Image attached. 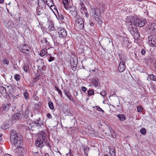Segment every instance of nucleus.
Returning <instances> with one entry per match:
<instances>
[{"label":"nucleus","instance_id":"obj_1","mask_svg":"<svg viewBox=\"0 0 156 156\" xmlns=\"http://www.w3.org/2000/svg\"><path fill=\"white\" fill-rule=\"evenodd\" d=\"M35 145L39 147H42L44 145L49 148L51 147L50 141L48 140L47 135L44 131H41L40 132L38 138L36 140Z\"/></svg>","mask_w":156,"mask_h":156},{"label":"nucleus","instance_id":"obj_2","mask_svg":"<svg viewBox=\"0 0 156 156\" xmlns=\"http://www.w3.org/2000/svg\"><path fill=\"white\" fill-rule=\"evenodd\" d=\"M126 22L128 26L133 25L136 27H141L144 26L147 23V21L145 19L134 18H127L126 19Z\"/></svg>","mask_w":156,"mask_h":156},{"label":"nucleus","instance_id":"obj_3","mask_svg":"<svg viewBox=\"0 0 156 156\" xmlns=\"http://www.w3.org/2000/svg\"><path fill=\"white\" fill-rule=\"evenodd\" d=\"M104 7H97L96 8L92 9V12L94 16V19L97 21H101V12H104Z\"/></svg>","mask_w":156,"mask_h":156},{"label":"nucleus","instance_id":"obj_4","mask_svg":"<svg viewBox=\"0 0 156 156\" xmlns=\"http://www.w3.org/2000/svg\"><path fill=\"white\" fill-rule=\"evenodd\" d=\"M75 20L76 25L77 28L79 30L83 29L84 26L83 19L80 16H78L75 17Z\"/></svg>","mask_w":156,"mask_h":156},{"label":"nucleus","instance_id":"obj_5","mask_svg":"<svg viewBox=\"0 0 156 156\" xmlns=\"http://www.w3.org/2000/svg\"><path fill=\"white\" fill-rule=\"evenodd\" d=\"M120 62L118 68V69L119 72H122L124 71L126 69L125 62L126 60V57L124 56L122 57H119Z\"/></svg>","mask_w":156,"mask_h":156},{"label":"nucleus","instance_id":"obj_6","mask_svg":"<svg viewBox=\"0 0 156 156\" xmlns=\"http://www.w3.org/2000/svg\"><path fill=\"white\" fill-rule=\"evenodd\" d=\"M132 25L129 26V30L130 31L131 34L133 36L134 38L137 39L140 37V34L138 30L135 27H133Z\"/></svg>","mask_w":156,"mask_h":156},{"label":"nucleus","instance_id":"obj_7","mask_svg":"<svg viewBox=\"0 0 156 156\" xmlns=\"http://www.w3.org/2000/svg\"><path fill=\"white\" fill-rule=\"evenodd\" d=\"M20 51L23 52L25 53L27 55H28L29 53L30 48L28 45L26 44L21 45L20 46Z\"/></svg>","mask_w":156,"mask_h":156},{"label":"nucleus","instance_id":"obj_8","mask_svg":"<svg viewBox=\"0 0 156 156\" xmlns=\"http://www.w3.org/2000/svg\"><path fill=\"white\" fill-rule=\"evenodd\" d=\"M58 32L59 34V37L64 38L67 35L66 31L64 29L60 28L58 30Z\"/></svg>","mask_w":156,"mask_h":156},{"label":"nucleus","instance_id":"obj_9","mask_svg":"<svg viewBox=\"0 0 156 156\" xmlns=\"http://www.w3.org/2000/svg\"><path fill=\"white\" fill-rule=\"evenodd\" d=\"M148 42L151 47L154 46L156 44V39L154 36H151L148 38Z\"/></svg>","mask_w":156,"mask_h":156},{"label":"nucleus","instance_id":"obj_10","mask_svg":"<svg viewBox=\"0 0 156 156\" xmlns=\"http://www.w3.org/2000/svg\"><path fill=\"white\" fill-rule=\"evenodd\" d=\"M18 137V135L16 131L12 130L10 132V141L11 142L13 143L14 140L13 137Z\"/></svg>","mask_w":156,"mask_h":156},{"label":"nucleus","instance_id":"obj_11","mask_svg":"<svg viewBox=\"0 0 156 156\" xmlns=\"http://www.w3.org/2000/svg\"><path fill=\"white\" fill-rule=\"evenodd\" d=\"M13 140H14L13 141L14 142L13 143L12 142H11L12 144L14 145L16 144H18V145H21L22 141L20 139H19V137H13Z\"/></svg>","mask_w":156,"mask_h":156},{"label":"nucleus","instance_id":"obj_12","mask_svg":"<svg viewBox=\"0 0 156 156\" xmlns=\"http://www.w3.org/2000/svg\"><path fill=\"white\" fill-rule=\"evenodd\" d=\"M49 29V33L52 37H54L55 35V34L56 33V31L55 30V28L54 27V25L52 27H51L48 28Z\"/></svg>","mask_w":156,"mask_h":156},{"label":"nucleus","instance_id":"obj_13","mask_svg":"<svg viewBox=\"0 0 156 156\" xmlns=\"http://www.w3.org/2000/svg\"><path fill=\"white\" fill-rule=\"evenodd\" d=\"M77 61L76 60L74 61L72 60L70 61V65L73 70L75 71L76 69L77 65Z\"/></svg>","mask_w":156,"mask_h":156},{"label":"nucleus","instance_id":"obj_14","mask_svg":"<svg viewBox=\"0 0 156 156\" xmlns=\"http://www.w3.org/2000/svg\"><path fill=\"white\" fill-rule=\"evenodd\" d=\"M11 108V107L8 104H3L1 108V109L5 112L8 111Z\"/></svg>","mask_w":156,"mask_h":156},{"label":"nucleus","instance_id":"obj_15","mask_svg":"<svg viewBox=\"0 0 156 156\" xmlns=\"http://www.w3.org/2000/svg\"><path fill=\"white\" fill-rule=\"evenodd\" d=\"M62 1L64 7L65 9H67L70 7L69 5L70 0H62Z\"/></svg>","mask_w":156,"mask_h":156},{"label":"nucleus","instance_id":"obj_16","mask_svg":"<svg viewBox=\"0 0 156 156\" xmlns=\"http://www.w3.org/2000/svg\"><path fill=\"white\" fill-rule=\"evenodd\" d=\"M92 83L95 87L98 86L100 84L99 80L97 78H94L92 80Z\"/></svg>","mask_w":156,"mask_h":156},{"label":"nucleus","instance_id":"obj_17","mask_svg":"<svg viewBox=\"0 0 156 156\" xmlns=\"http://www.w3.org/2000/svg\"><path fill=\"white\" fill-rule=\"evenodd\" d=\"M38 6L42 8L45 7V3L44 0H38Z\"/></svg>","mask_w":156,"mask_h":156},{"label":"nucleus","instance_id":"obj_18","mask_svg":"<svg viewBox=\"0 0 156 156\" xmlns=\"http://www.w3.org/2000/svg\"><path fill=\"white\" fill-rule=\"evenodd\" d=\"M14 24L11 20H9L7 23L6 25V27L8 29H11L13 27Z\"/></svg>","mask_w":156,"mask_h":156},{"label":"nucleus","instance_id":"obj_19","mask_svg":"<svg viewBox=\"0 0 156 156\" xmlns=\"http://www.w3.org/2000/svg\"><path fill=\"white\" fill-rule=\"evenodd\" d=\"M117 117L121 121H124L126 120V119L125 115L124 114H118L117 115Z\"/></svg>","mask_w":156,"mask_h":156},{"label":"nucleus","instance_id":"obj_20","mask_svg":"<svg viewBox=\"0 0 156 156\" xmlns=\"http://www.w3.org/2000/svg\"><path fill=\"white\" fill-rule=\"evenodd\" d=\"M38 123L36 122L30 121L29 124L31 128L36 127L38 125Z\"/></svg>","mask_w":156,"mask_h":156},{"label":"nucleus","instance_id":"obj_21","mask_svg":"<svg viewBox=\"0 0 156 156\" xmlns=\"http://www.w3.org/2000/svg\"><path fill=\"white\" fill-rule=\"evenodd\" d=\"M47 52V50L46 48H44L40 52V55L41 56H44L46 55Z\"/></svg>","mask_w":156,"mask_h":156},{"label":"nucleus","instance_id":"obj_22","mask_svg":"<svg viewBox=\"0 0 156 156\" xmlns=\"http://www.w3.org/2000/svg\"><path fill=\"white\" fill-rule=\"evenodd\" d=\"M16 146H17V147L14 150V152L15 153H16L20 152V151H21V149H23V148L21 147H20V145H18V144H17Z\"/></svg>","mask_w":156,"mask_h":156},{"label":"nucleus","instance_id":"obj_23","mask_svg":"<svg viewBox=\"0 0 156 156\" xmlns=\"http://www.w3.org/2000/svg\"><path fill=\"white\" fill-rule=\"evenodd\" d=\"M150 30H152V32H156V24L153 23L151 24L150 27Z\"/></svg>","mask_w":156,"mask_h":156},{"label":"nucleus","instance_id":"obj_24","mask_svg":"<svg viewBox=\"0 0 156 156\" xmlns=\"http://www.w3.org/2000/svg\"><path fill=\"white\" fill-rule=\"evenodd\" d=\"M45 2L49 7L52 6L54 4L53 0H46Z\"/></svg>","mask_w":156,"mask_h":156},{"label":"nucleus","instance_id":"obj_25","mask_svg":"<svg viewBox=\"0 0 156 156\" xmlns=\"http://www.w3.org/2000/svg\"><path fill=\"white\" fill-rule=\"evenodd\" d=\"M148 77L149 78L150 80L154 81H156V76L154 75L153 74H151L150 75H149L148 76Z\"/></svg>","mask_w":156,"mask_h":156},{"label":"nucleus","instance_id":"obj_26","mask_svg":"<svg viewBox=\"0 0 156 156\" xmlns=\"http://www.w3.org/2000/svg\"><path fill=\"white\" fill-rule=\"evenodd\" d=\"M9 125L5 123H4L1 126V128L3 130H5L8 128Z\"/></svg>","mask_w":156,"mask_h":156},{"label":"nucleus","instance_id":"obj_27","mask_svg":"<svg viewBox=\"0 0 156 156\" xmlns=\"http://www.w3.org/2000/svg\"><path fill=\"white\" fill-rule=\"evenodd\" d=\"M23 69L25 72H27L29 69V65L27 64H24L23 67Z\"/></svg>","mask_w":156,"mask_h":156},{"label":"nucleus","instance_id":"obj_28","mask_svg":"<svg viewBox=\"0 0 156 156\" xmlns=\"http://www.w3.org/2000/svg\"><path fill=\"white\" fill-rule=\"evenodd\" d=\"M48 105L49 108L51 110L54 109V106L53 103L51 101H49L48 103Z\"/></svg>","mask_w":156,"mask_h":156},{"label":"nucleus","instance_id":"obj_29","mask_svg":"<svg viewBox=\"0 0 156 156\" xmlns=\"http://www.w3.org/2000/svg\"><path fill=\"white\" fill-rule=\"evenodd\" d=\"M70 14L72 15L73 16H74L75 17L77 16V12L75 9H74V11H70Z\"/></svg>","mask_w":156,"mask_h":156},{"label":"nucleus","instance_id":"obj_30","mask_svg":"<svg viewBox=\"0 0 156 156\" xmlns=\"http://www.w3.org/2000/svg\"><path fill=\"white\" fill-rule=\"evenodd\" d=\"M57 13L58 15V17L59 19L62 22H63L65 21L63 16L61 14H60V15H59L58 12Z\"/></svg>","mask_w":156,"mask_h":156},{"label":"nucleus","instance_id":"obj_31","mask_svg":"<svg viewBox=\"0 0 156 156\" xmlns=\"http://www.w3.org/2000/svg\"><path fill=\"white\" fill-rule=\"evenodd\" d=\"M48 28L50 27H52L54 26V24L52 22L51 20H48Z\"/></svg>","mask_w":156,"mask_h":156},{"label":"nucleus","instance_id":"obj_32","mask_svg":"<svg viewBox=\"0 0 156 156\" xmlns=\"http://www.w3.org/2000/svg\"><path fill=\"white\" fill-rule=\"evenodd\" d=\"M24 96L25 98L27 100L29 99V94L27 92H25L24 93Z\"/></svg>","mask_w":156,"mask_h":156},{"label":"nucleus","instance_id":"obj_33","mask_svg":"<svg viewBox=\"0 0 156 156\" xmlns=\"http://www.w3.org/2000/svg\"><path fill=\"white\" fill-rule=\"evenodd\" d=\"M140 132L143 134H145L146 133V131L145 128H143L140 129Z\"/></svg>","mask_w":156,"mask_h":156},{"label":"nucleus","instance_id":"obj_34","mask_svg":"<svg viewBox=\"0 0 156 156\" xmlns=\"http://www.w3.org/2000/svg\"><path fill=\"white\" fill-rule=\"evenodd\" d=\"M55 88L56 89V90L58 91V94L60 95L61 97H62V92L61 90L58 89L57 87H55Z\"/></svg>","mask_w":156,"mask_h":156},{"label":"nucleus","instance_id":"obj_35","mask_svg":"<svg viewBox=\"0 0 156 156\" xmlns=\"http://www.w3.org/2000/svg\"><path fill=\"white\" fill-rule=\"evenodd\" d=\"M50 9L52 10H53V9H54L55 10H56L57 12L58 13V11H57V10L56 8V7L54 5V4H53V5H52V6H50L49 7Z\"/></svg>","mask_w":156,"mask_h":156},{"label":"nucleus","instance_id":"obj_36","mask_svg":"<svg viewBox=\"0 0 156 156\" xmlns=\"http://www.w3.org/2000/svg\"><path fill=\"white\" fill-rule=\"evenodd\" d=\"M15 79L17 81L19 80L20 79V76L19 74H16L15 76Z\"/></svg>","mask_w":156,"mask_h":156},{"label":"nucleus","instance_id":"obj_37","mask_svg":"<svg viewBox=\"0 0 156 156\" xmlns=\"http://www.w3.org/2000/svg\"><path fill=\"white\" fill-rule=\"evenodd\" d=\"M94 91L92 90H89L88 91V94L89 95H92L94 94Z\"/></svg>","mask_w":156,"mask_h":156},{"label":"nucleus","instance_id":"obj_38","mask_svg":"<svg viewBox=\"0 0 156 156\" xmlns=\"http://www.w3.org/2000/svg\"><path fill=\"white\" fill-rule=\"evenodd\" d=\"M43 125L42 123H38V125H37L36 128L39 129H40L42 127V126H43Z\"/></svg>","mask_w":156,"mask_h":156},{"label":"nucleus","instance_id":"obj_39","mask_svg":"<svg viewBox=\"0 0 156 156\" xmlns=\"http://www.w3.org/2000/svg\"><path fill=\"white\" fill-rule=\"evenodd\" d=\"M67 97L70 100L72 101H73V98L70 94L69 95H67Z\"/></svg>","mask_w":156,"mask_h":156},{"label":"nucleus","instance_id":"obj_40","mask_svg":"<svg viewBox=\"0 0 156 156\" xmlns=\"http://www.w3.org/2000/svg\"><path fill=\"white\" fill-rule=\"evenodd\" d=\"M100 94L104 97L106 95V93L105 90H102L100 93Z\"/></svg>","mask_w":156,"mask_h":156},{"label":"nucleus","instance_id":"obj_41","mask_svg":"<svg viewBox=\"0 0 156 156\" xmlns=\"http://www.w3.org/2000/svg\"><path fill=\"white\" fill-rule=\"evenodd\" d=\"M143 108L141 106H139L137 108V111L138 112H141L142 111Z\"/></svg>","mask_w":156,"mask_h":156},{"label":"nucleus","instance_id":"obj_42","mask_svg":"<svg viewBox=\"0 0 156 156\" xmlns=\"http://www.w3.org/2000/svg\"><path fill=\"white\" fill-rule=\"evenodd\" d=\"M64 93L65 94L66 96H67V95H68L70 94L69 91H67L66 90H64Z\"/></svg>","mask_w":156,"mask_h":156},{"label":"nucleus","instance_id":"obj_43","mask_svg":"<svg viewBox=\"0 0 156 156\" xmlns=\"http://www.w3.org/2000/svg\"><path fill=\"white\" fill-rule=\"evenodd\" d=\"M55 60V58L52 56H50L49 58L48 59V61L49 62H51L54 61Z\"/></svg>","mask_w":156,"mask_h":156},{"label":"nucleus","instance_id":"obj_44","mask_svg":"<svg viewBox=\"0 0 156 156\" xmlns=\"http://www.w3.org/2000/svg\"><path fill=\"white\" fill-rule=\"evenodd\" d=\"M43 41L45 43V44H46L47 45H48L49 44V43L47 40L46 38H43Z\"/></svg>","mask_w":156,"mask_h":156},{"label":"nucleus","instance_id":"obj_45","mask_svg":"<svg viewBox=\"0 0 156 156\" xmlns=\"http://www.w3.org/2000/svg\"><path fill=\"white\" fill-rule=\"evenodd\" d=\"M3 62L4 63L8 64L9 63V61L6 59H4L3 61Z\"/></svg>","mask_w":156,"mask_h":156},{"label":"nucleus","instance_id":"obj_46","mask_svg":"<svg viewBox=\"0 0 156 156\" xmlns=\"http://www.w3.org/2000/svg\"><path fill=\"white\" fill-rule=\"evenodd\" d=\"M81 90L84 92H86L87 90V88L84 87H81Z\"/></svg>","mask_w":156,"mask_h":156},{"label":"nucleus","instance_id":"obj_47","mask_svg":"<svg viewBox=\"0 0 156 156\" xmlns=\"http://www.w3.org/2000/svg\"><path fill=\"white\" fill-rule=\"evenodd\" d=\"M97 110L99 111L102 112V113H104V112L103 110L100 107H98L97 108Z\"/></svg>","mask_w":156,"mask_h":156},{"label":"nucleus","instance_id":"obj_48","mask_svg":"<svg viewBox=\"0 0 156 156\" xmlns=\"http://www.w3.org/2000/svg\"><path fill=\"white\" fill-rule=\"evenodd\" d=\"M141 53L143 55H144L146 53L145 50L144 49L142 50L141 51Z\"/></svg>","mask_w":156,"mask_h":156},{"label":"nucleus","instance_id":"obj_49","mask_svg":"<svg viewBox=\"0 0 156 156\" xmlns=\"http://www.w3.org/2000/svg\"><path fill=\"white\" fill-rule=\"evenodd\" d=\"M81 6V9L83 10L84 11H85L84 10L86 9V7H84V5L83 4H82Z\"/></svg>","mask_w":156,"mask_h":156},{"label":"nucleus","instance_id":"obj_50","mask_svg":"<svg viewBox=\"0 0 156 156\" xmlns=\"http://www.w3.org/2000/svg\"><path fill=\"white\" fill-rule=\"evenodd\" d=\"M47 116L49 118H51L52 116L51 114L50 113H48L47 114Z\"/></svg>","mask_w":156,"mask_h":156},{"label":"nucleus","instance_id":"obj_51","mask_svg":"<svg viewBox=\"0 0 156 156\" xmlns=\"http://www.w3.org/2000/svg\"><path fill=\"white\" fill-rule=\"evenodd\" d=\"M68 154H69V156H73L72 152L71 151L70 149L69 150V152Z\"/></svg>","mask_w":156,"mask_h":156},{"label":"nucleus","instance_id":"obj_52","mask_svg":"<svg viewBox=\"0 0 156 156\" xmlns=\"http://www.w3.org/2000/svg\"><path fill=\"white\" fill-rule=\"evenodd\" d=\"M112 136L113 138H116V135H115V133L114 132H113L112 133Z\"/></svg>","mask_w":156,"mask_h":156},{"label":"nucleus","instance_id":"obj_53","mask_svg":"<svg viewBox=\"0 0 156 156\" xmlns=\"http://www.w3.org/2000/svg\"><path fill=\"white\" fill-rule=\"evenodd\" d=\"M38 69H41L42 67H43V66H41V65H38Z\"/></svg>","mask_w":156,"mask_h":156},{"label":"nucleus","instance_id":"obj_54","mask_svg":"<svg viewBox=\"0 0 156 156\" xmlns=\"http://www.w3.org/2000/svg\"><path fill=\"white\" fill-rule=\"evenodd\" d=\"M2 134H0V141H1L2 139Z\"/></svg>","mask_w":156,"mask_h":156},{"label":"nucleus","instance_id":"obj_55","mask_svg":"<svg viewBox=\"0 0 156 156\" xmlns=\"http://www.w3.org/2000/svg\"><path fill=\"white\" fill-rule=\"evenodd\" d=\"M112 152L113 153L112 154H113L114 155H115V150H114H114L112 149Z\"/></svg>","mask_w":156,"mask_h":156},{"label":"nucleus","instance_id":"obj_56","mask_svg":"<svg viewBox=\"0 0 156 156\" xmlns=\"http://www.w3.org/2000/svg\"><path fill=\"white\" fill-rule=\"evenodd\" d=\"M4 2V0H0V3L2 4Z\"/></svg>","mask_w":156,"mask_h":156},{"label":"nucleus","instance_id":"obj_57","mask_svg":"<svg viewBox=\"0 0 156 156\" xmlns=\"http://www.w3.org/2000/svg\"><path fill=\"white\" fill-rule=\"evenodd\" d=\"M4 156H12L11 155H10L9 154H5Z\"/></svg>","mask_w":156,"mask_h":156},{"label":"nucleus","instance_id":"obj_58","mask_svg":"<svg viewBox=\"0 0 156 156\" xmlns=\"http://www.w3.org/2000/svg\"><path fill=\"white\" fill-rule=\"evenodd\" d=\"M90 25L91 26H93L94 25V23L93 22H92L90 23Z\"/></svg>","mask_w":156,"mask_h":156},{"label":"nucleus","instance_id":"obj_59","mask_svg":"<svg viewBox=\"0 0 156 156\" xmlns=\"http://www.w3.org/2000/svg\"><path fill=\"white\" fill-rule=\"evenodd\" d=\"M85 15H86V16L87 17H88V16H89V15H88V13H87V12H86V13H85Z\"/></svg>","mask_w":156,"mask_h":156},{"label":"nucleus","instance_id":"obj_60","mask_svg":"<svg viewBox=\"0 0 156 156\" xmlns=\"http://www.w3.org/2000/svg\"><path fill=\"white\" fill-rule=\"evenodd\" d=\"M40 120H41L40 119V118H38V119H37V122H39L40 121Z\"/></svg>","mask_w":156,"mask_h":156},{"label":"nucleus","instance_id":"obj_61","mask_svg":"<svg viewBox=\"0 0 156 156\" xmlns=\"http://www.w3.org/2000/svg\"><path fill=\"white\" fill-rule=\"evenodd\" d=\"M18 156H24V155L23 154H21L19 155Z\"/></svg>","mask_w":156,"mask_h":156},{"label":"nucleus","instance_id":"obj_62","mask_svg":"<svg viewBox=\"0 0 156 156\" xmlns=\"http://www.w3.org/2000/svg\"><path fill=\"white\" fill-rule=\"evenodd\" d=\"M55 42L56 43L59 44V41H57V40H56Z\"/></svg>","mask_w":156,"mask_h":156},{"label":"nucleus","instance_id":"obj_63","mask_svg":"<svg viewBox=\"0 0 156 156\" xmlns=\"http://www.w3.org/2000/svg\"><path fill=\"white\" fill-rule=\"evenodd\" d=\"M104 156H110L107 154H105L104 155Z\"/></svg>","mask_w":156,"mask_h":156},{"label":"nucleus","instance_id":"obj_64","mask_svg":"<svg viewBox=\"0 0 156 156\" xmlns=\"http://www.w3.org/2000/svg\"><path fill=\"white\" fill-rule=\"evenodd\" d=\"M58 153H59L60 154H61V153H60V152L59 151H58Z\"/></svg>","mask_w":156,"mask_h":156}]
</instances>
